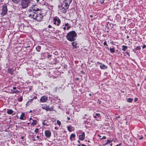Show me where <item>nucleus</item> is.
Here are the masks:
<instances>
[{
    "instance_id": "nucleus-1",
    "label": "nucleus",
    "mask_w": 146,
    "mask_h": 146,
    "mask_svg": "<svg viewBox=\"0 0 146 146\" xmlns=\"http://www.w3.org/2000/svg\"><path fill=\"white\" fill-rule=\"evenodd\" d=\"M27 12L29 17L35 19L37 21H42L43 17V13H42L41 10L37 7L36 5H32Z\"/></svg>"
},
{
    "instance_id": "nucleus-2",
    "label": "nucleus",
    "mask_w": 146,
    "mask_h": 146,
    "mask_svg": "<svg viewBox=\"0 0 146 146\" xmlns=\"http://www.w3.org/2000/svg\"><path fill=\"white\" fill-rule=\"evenodd\" d=\"M77 36V34L75 31H72L68 33L66 36L67 39L70 42L75 41Z\"/></svg>"
},
{
    "instance_id": "nucleus-3",
    "label": "nucleus",
    "mask_w": 146,
    "mask_h": 146,
    "mask_svg": "<svg viewBox=\"0 0 146 146\" xmlns=\"http://www.w3.org/2000/svg\"><path fill=\"white\" fill-rule=\"evenodd\" d=\"M31 3V0H22L21 5L23 9L27 7Z\"/></svg>"
},
{
    "instance_id": "nucleus-4",
    "label": "nucleus",
    "mask_w": 146,
    "mask_h": 146,
    "mask_svg": "<svg viewBox=\"0 0 146 146\" xmlns=\"http://www.w3.org/2000/svg\"><path fill=\"white\" fill-rule=\"evenodd\" d=\"M71 28V27L68 23H65L62 26V27L60 28V31H62L65 32L66 30H68Z\"/></svg>"
},
{
    "instance_id": "nucleus-5",
    "label": "nucleus",
    "mask_w": 146,
    "mask_h": 146,
    "mask_svg": "<svg viewBox=\"0 0 146 146\" xmlns=\"http://www.w3.org/2000/svg\"><path fill=\"white\" fill-rule=\"evenodd\" d=\"M53 24L56 26H58L61 23V21L58 17H54L53 20Z\"/></svg>"
},
{
    "instance_id": "nucleus-6",
    "label": "nucleus",
    "mask_w": 146,
    "mask_h": 146,
    "mask_svg": "<svg viewBox=\"0 0 146 146\" xmlns=\"http://www.w3.org/2000/svg\"><path fill=\"white\" fill-rule=\"evenodd\" d=\"M67 6H66L62 4V6L61 7V11L64 13H66L67 9L68 8V7H67Z\"/></svg>"
},
{
    "instance_id": "nucleus-7",
    "label": "nucleus",
    "mask_w": 146,
    "mask_h": 146,
    "mask_svg": "<svg viewBox=\"0 0 146 146\" xmlns=\"http://www.w3.org/2000/svg\"><path fill=\"white\" fill-rule=\"evenodd\" d=\"M1 10L2 11L1 14L3 16L5 15L7 11V7L5 5L3 6Z\"/></svg>"
},
{
    "instance_id": "nucleus-8",
    "label": "nucleus",
    "mask_w": 146,
    "mask_h": 146,
    "mask_svg": "<svg viewBox=\"0 0 146 146\" xmlns=\"http://www.w3.org/2000/svg\"><path fill=\"white\" fill-rule=\"evenodd\" d=\"M72 0H65L64 1L62 4L64 5L67 7H69V6Z\"/></svg>"
},
{
    "instance_id": "nucleus-9",
    "label": "nucleus",
    "mask_w": 146,
    "mask_h": 146,
    "mask_svg": "<svg viewBox=\"0 0 146 146\" xmlns=\"http://www.w3.org/2000/svg\"><path fill=\"white\" fill-rule=\"evenodd\" d=\"M72 42H71V44L72 46V48L73 49L77 48L79 47L78 46V44L77 43L76 41H72Z\"/></svg>"
},
{
    "instance_id": "nucleus-10",
    "label": "nucleus",
    "mask_w": 146,
    "mask_h": 146,
    "mask_svg": "<svg viewBox=\"0 0 146 146\" xmlns=\"http://www.w3.org/2000/svg\"><path fill=\"white\" fill-rule=\"evenodd\" d=\"M51 133L50 131L48 130H46L44 132V135L46 137L49 138L51 136Z\"/></svg>"
},
{
    "instance_id": "nucleus-11",
    "label": "nucleus",
    "mask_w": 146,
    "mask_h": 146,
    "mask_svg": "<svg viewBox=\"0 0 146 146\" xmlns=\"http://www.w3.org/2000/svg\"><path fill=\"white\" fill-rule=\"evenodd\" d=\"M47 99V97L45 96H43L40 98V101L41 102L44 103L46 102Z\"/></svg>"
},
{
    "instance_id": "nucleus-12",
    "label": "nucleus",
    "mask_w": 146,
    "mask_h": 146,
    "mask_svg": "<svg viewBox=\"0 0 146 146\" xmlns=\"http://www.w3.org/2000/svg\"><path fill=\"white\" fill-rule=\"evenodd\" d=\"M94 117L95 118H96L97 120H99L102 117L100 115V114L99 113H96L95 115L94 116Z\"/></svg>"
},
{
    "instance_id": "nucleus-13",
    "label": "nucleus",
    "mask_w": 146,
    "mask_h": 146,
    "mask_svg": "<svg viewBox=\"0 0 146 146\" xmlns=\"http://www.w3.org/2000/svg\"><path fill=\"white\" fill-rule=\"evenodd\" d=\"M79 139L81 141H83L85 138V133L83 132L81 134L79 135Z\"/></svg>"
},
{
    "instance_id": "nucleus-14",
    "label": "nucleus",
    "mask_w": 146,
    "mask_h": 146,
    "mask_svg": "<svg viewBox=\"0 0 146 146\" xmlns=\"http://www.w3.org/2000/svg\"><path fill=\"white\" fill-rule=\"evenodd\" d=\"M100 68L102 69L105 70L107 68V67L105 65L102 64L100 66Z\"/></svg>"
},
{
    "instance_id": "nucleus-15",
    "label": "nucleus",
    "mask_w": 146,
    "mask_h": 146,
    "mask_svg": "<svg viewBox=\"0 0 146 146\" xmlns=\"http://www.w3.org/2000/svg\"><path fill=\"white\" fill-rule=\"evenodd\" d=\"M42 124L43 125L48 126L49 124L48 123V121L46 120H44L42 122Z\"/></svg>"
},
{
    "instance_id": "nucleus-16",
    "label": "nucleus",
    "mask_w": 146,
    "mask_h": 146,
    "mask_svg": "<svg viewBox=\"0 0 146 146\" xmlns=\"http://www.w3.org/2000/svg\"><path fill=\"white\" fill-rule=\"evenodd\" d=\"M8 72L10 74H13L14 71V70L13 68H9L7 70Z\"/></svg>"
},
{
    "instance_id": "nucleus-17",
    "label": "nucleus",
    "mask_w": 146,
    "mask_h": 146,
    "mask_svg": "<svg viewBox=\"0 0 146 146\" xmlns=\"http://www.w3.org/2000/svg\"><path fill=\"white\" fill-rule=\"evenodd\" d=\"M76 137L75 135L74 134L72 133L70 135V139L71 141H72V138H74Z\"/></svg>"
},
{
    "instance_id": "nucleus-18",
    "label": "nucleus",
    "mask_w": 146,
    "mask_h": 146,
    "mask_svg": "<svg viewBox=\"0 0 146 146\" xmlns=\"http://www.w3.org/2000/svg\"><path fill=\"white\" fill-rule=\"evenodd\" d=\"M7 113L9 114H11L13 112V111L12 110L7 109Z\"/></svg>"
},
{
    "instance_id": "nucleus-19",
    "label": "nucleus",
    "mask_w": 146,
    "mask_h": 146,
    "mask_svg": "<svg viewBox=\"0 0 146 146\" xmlns=\"http://www.w3.org/2000/svg\"><path fill=\"white\" fill-rule=\"evenodd\" d=\"M33 122H32L31 124V125H36L37 123V121L35 119H33L32 120Z\"/></svg>"
},
{
    "instance_id": "nucleus-20",
    "label": "nucleus",
    "mask_w": 146,
    "mask_h": 146,
    "mask_svg": "<svg viewBox=\"0 0 146 146\" xmlns=\"http://www.w3.org/2000/svg\"><path fill=\"white\" fill-rule=\"evenodd\" d=\"M53 110V108L52 107H50L49 106H48L46 110V111H52Z\"/></svg>"
},
{
    "instance_id": "nucleus-21",
    "label": "nucleus",
    "mask_w": 146,
    "mask_h": 146,
    "mask_svg": "<svg viewBox=\"0 0 146 146\" xmlns=\"http://www.w3.org/2000/svg\"><path fill=\"white\" fill-rule=\"evenodd\" d=\"M25 114L24 113H22V114H21L20 117V119L21 120H24V117L25 116Z\"/></svg>"
},
{
    "instance_id": "nucleus-22",
    "label": "nucleus",
    "mask_w": 146,
    "mask_h": 146,
    "mask_svg": "<svg viewBox=\"0 0 146 146\" xmlns=\"http://www.w3.org/2000/svg\"><path fill=\"white\" fill-rule=\"evenodd\" d=\"M67 129L69 132H71L73 129V127L71 126H68Z\"/></svg>"
},
{
    "instance_id": "nucleus-23",
    "label": "nucleus",
    "mask_w": 146,
    "mask_h": 146,
    "mask_svg": "<svg viewBox=\"0 0 146 146\" xmlns=\"http://www.w3.org/2000/svg\"><path fill=\"white\" fill-rule=\"evenodd\" d=\"M36 50L39 52L40 51L41 49V46L39 45H38L36 47Z\"/></svg>"
},
{
    "instance_id": "nucleus-24",
    "label": "nucleus",
    "mask_w": 146,
    "mask_h": 146,
    "mask_svg": "<svg viewBox=\"0 0 146 146\" xmlns=\"http://www.w3.org/2000/svg\"><path fill=\"white\" fill-rule=\"evenodd\" d=\"M122 47L123 48H122V50L123 51L126 50L128 48L127 46L124 45H123L122 46Z\"/></svg>"
},
{
    "instance_id": "nucleus-25",
    "label": "nucleus",
    "mask_w": 146,
    "mask_h": 146,
    "mask_svg": "<svg viewBox=\"0 0 146 146\" xmlns=\"http://www.w3.org/2000/svg\"><path fill=\"white\" fill-rule=\"evenodd\" d=\"M11 90L12 91V94L17 93L19 92V91L17 90H13L12 89H11Z\"/></svg>"
},
{
    "instance_id": "nucleus-26",
    "label": "nucleus",
    "mask_w": 146,
    "mask_h": 146,
    "mask_svg": "<svg viewBox=\"0 0 146 146\" xmlns=\"http://www.w3.org/2000/svg\"><path fill=\"white\" fill-rule=\"evenodd\" d=\"M133 99L132 98H128L127 99V101L129 103L133 101Z\"/></svg>"
},
{
    "instance_id": "nucleus-27",
    "label": "nucleus",
    "mask_w": 146,
    "mask_h": 146,
    "mask_svg": "<svg viewBox=\"0 0 146 146\" xmlns=\"http://www.w3.org/2000/svg\"><path fill=\"white\" fill-rule=\"evenodd\" d=\"M33 99H31L29 100L27 102V104L30 105V104L33 102Z\"/></svg>"
},
{
    "instance_id": "nucleus-28",
    "label": "nucleus",
    "mask_w": 146,
    "mask_h": 146,
    "mask_svg": "<svg viewBox=\"0 0 146 146\" xmlns=\"http://www.w3.org/2000/svg\"><path fill=\"white\" fill-rule=\"evenodd\" d=\"M110 50L111 53H114L115 52V49L113 48H110Z\"/></svg>"
},
{
    "instance_id": "nucleus-29",
    "label": "nucleus",
    "mask_w": 146,
    "mask_h": 146,
    "mask_svg": "<svg viewBox=\"0 0 146 146\" xmlns=\"http://www.w3.org/2000/svg\"><path fill=\"white\" fill-rule=\"evenodd\" d=\"M12 1L15 3L18 4L20 0H12Z\"/></svg>"
},
{
    "instance_id": "nucleus-30",
    "label": "nucleus",
    "mask_w": 146,
    "mask_h": 146,
    "mask_svg": "<svg viewBox=\"0 0 146 146\" xmlns=\"http://www.w3.org/2000/svg\"><path fill=\"white\" fill-rule=\"evenodd\" d=\"M47 106H47L46 105H44L42 106V108L43 109H44L46 110L47 109Z\"/></svg>"
},
{
    "instance_id": "nucleus-31",
    "label": "nucleus",
    "mask_w": 146,
    "mask_h": 146,
    "mask_svg": "<svg viewBox=\"0 0 146 146\" xmlns=\"http://www.w3.org/2000/svg\"><path fill=\"white\" fill-rule=\"evenodd\" d=\"M48 27L49 28H50L51 29V31H54V28L53 27H52L51 25H49L48 26Z\"/></svg>"
},
{
    "instance_id": "nucleus-32",
    "label": "nucleus",
    "mask_w": 146,
    "mask_h": 146,
    "mask_svg": "<svg viewBox=\"0 0 146 146\" xmlns=\"http://www.w3.org/2000/svg\"><path fill=\"white\" fill-rule=\"evenodd\" d=\"M38 131L39 129L38 128H36L35 130V133H37L38 132Z\"/></svg>"
},
{
    "instance_id": "nucleus-33",
    "label": "nucleus",
    "mask_w": 146,
    "mask_h": 146,
    "mask_svg": "<svg viewBox=\"0 0 146 146\" xmlns=\"http://www.w3.org/2000/svg\"><path fill=\"white\" fill-rule=\"evenodd\" d=\"M57 124L59 125H60L61 124V122L59 120H57Z\"/></svg>"
},
{
    "instance_id": "nucleus-34",
    "label": "nucleus",
    "mask_w": 146,
    "mask_h": 146,
    "mask_svg": "<svg viewBox=\"0 0 146 146\" xmlns=\"http://www.w3.org/2000/svg\"><path fill=\"white\" fill-rule=\"evenodd\" d=\"M111 142V141L110 140L108 139L107 140V142L108 143H109Z\"/></svg>"
},
{
    "instance_id": "nucleus-35",
    "label": "nucleus",
    "mask_w": 146,
    "mask_h": 146,
    "mask_svg": "<svg viewBox=\"0 0 146 146\" xmlns=\"http://www.w3.org/2000/svg\"><path fill=\"white\" fill-rule=\"evenodd\" d=\"M136 49L137 50H140L141 48L139 46H137L136 47Z\"/></svg>"
},
{
    "instance_id": "nucleus-36",
    "label": "nucleus",
    "mask_w": 146,
    "mask_h": 146,
    "mask_svg": "<svg viewBox=\"0 0 146 146\" xmlns=\"http://www.w3.org/2000/svg\"><path fill=\"white\" fill-rule=\"evenodd\" d=\"M103 44H104V45L105 46L106 45L107 46H108V45L107 44V42L106 41L104 42Z\"/></svg>"
},
{
    "instance_id": "nucleus-37",
    "label": "nucleus",
    "mask_w": 146,
    "mask_h": 146,
    "mask_svg": "<svg viewBox=\"0 0 146 146\" xmlns=\"http://www.w3.org/2000/svg\"><path fill=\"white\" fill-rule=\"evenodd\" d=\"M87 116L88 115L86 114H85V116L83 118L85 119H87Z\"/></svg>"
},
{
    "instance_id": "nucleus-38",
    "label": "nucleus",
    "mask_w": 146,
    "mask_h": 146,
    "mask_svg": "<svg viewBox=\"0 0 146 146\" xmlns=\"http://www.w3.org/2000/svg\"><path fill=\"white\" fill-rule=\"evenodd\" d=\"M106 138V137L105 136H103V137L101 139H105Z\"/></svg>"
},
{
    "instance_id": "nucleus-39",
    "label": "nucleus",
    "mask_w": 146,
    "mask_h": 146,
    "mask_svg": "<svg viewBox=\"0 0 146 146\" xmlns=\"http://www.w3.org/2000/svg\"><path fill=\"white\" fill-rule=\"evenodd\" d=\"M122 145V143H119L118 144L116 145L115 146H120Z\"/></svg>"
},
{
    "instance_id": "nucleus-40",
    "label": "nucleus",
    "mask_w": 146,
    "mask_h": 146,
    "mask_svg": "<svg viewBox=\"0 0 146 146\" xmlns=\"http://www.w3.org/2000/svg\"><path fill=\"white\" fill-rule=\"evenodd\" d=\"M22 100V98H19V102H21Z\"/></svg>"
},
{
    "instance_id": "nucleus-41",
    "label": "nucleus",
    "mask_w": 146,
    "mask_h": 146,
    "mask_svg": "<svg viewBox=\"0 0 146 146\" xmlns=\"http://www.w3.org/2000/svg\"><path fill=\"white\" fill-rule=\"evenodd\" d=\"M51 55H48L47 56L48 58L49 59L51 57Z\"/></svg>"
},
{
    "instance_id": "nucleus-42",
    "label": "nucleus",
    "mask_w": 146,
    "mask_h": 146,
    "mask_svg": "<svg viewBox=\"0 0 146 146\" xmlns=\"http://www.w3.org/2000/svg\"><path fill=\"white\" fill-rule=\"evenodd\" d=\"M146 47V46L145 44H144L143 45V46L142 47V48H145Z\"/></svg>"
},
{
    "instance_id": "nucleus-43",
    "label": "nucleus",
    "mask_w": 146,
    "mask_h": 146,
    "mask_svg": "<svg viewBox=\"0 0 146 146\" xmlns=\"http://www.w3.org/2000/svg\"><path fill=\"white\" fill-rule=\"evenodd\" d=\"M126 53L127 55L129 56V53L128 52H126Z\"/></svg>"
},
{
    "instance_id": "nucleus-44",
    "label": "nucleus",
    "mask_w": 146,
    "mask_h": 146,
    "mask_svg": "<svg viewBox=\"0 0 146 146\" xmlns=\"http://www.w3.org/2000/svg\"><path fill=\"white\" fill-rule=\"evenodd\" d=\"M137 98H135V100H134L135 102H136V101H137Z\"/></svg>"
},
{
    "instance_id": "nucleus-45",
    "label": "nucleus",
    "mask_w": 146,
    "mask_h": 146,
    "mask_svg": "<svg viewBox=\"0 0 146 146\" xmlns=\"http://www.w3.org/2000/svg\"><path fill=\"white\" fill-rule=\"evenodd\" d=\"M97 63L98 64H100V65H101V64H102V63H101V62H97Z\"/></svg>"
},
{
    "instance_id": "nucleus-46",
    "label": "nucleus",
    "mask_w": 146,
    "mask_h": 146,
    "mask_svg": "<svg viewBox=\"0 0 146 146\" xmlns=\"http://www.w3.org/2000/svg\"><path fill=\"white\" fill-rule=\"evenodd\" d=\"M120 117V116H119L118 117H116V119H118V118H119Z\"/></svg>"
},
{
    "instance_id": "nucleus-47",
    "label": "nucleus",
    "mask_w": 146,
    "mask_h": 146,
    "mask_svg": "<svg viewBox=\"0 0 146 146\" xmlns=\"http://www.w3.org/2000/svg\"><path fill=\"white\" fill-rule=\"evenodd\" d=\"M13 90H15L16 89V87H13Z\"/></svg>"
},
{
    "instance_id": "nucleus-48",
    "label": "nucleus",
    "mask_w": 146,
    "mask_h": 146,
    "mask_svg": "<svg viewBox=\"0 0 146 146\" xmlns=\"http://www.w3.org/2000/svg\"><path fill=\"white\" fill-rule=\"evenodd\" d=\"M143 139V137H141L140 138H139V139L140 140H141V139Z\"/></svg>"
},
{
    "instance_id": "nucleus-49",
    "label": "nucleus",
    "mask_w": 146,
    "mask_h": 146,
    "mask_svg": "<svg viewBox=\"0 0 146 146\" xmlns=\"http://www.w3.org/2000/svg\"><path fill=\"white\" fill-rule=\"evenodd\" d=\"M67 119H68V120H70V118L69 117H68Z\"/></svg>"
},
{
    "instance_id": "nucleus-50",
    "label": "nucleus",
    "mask_w": 146,
    "mask_h": 146,
    "mask_svg": "<svg viewBox=\"0 0 146 146\" xmlns=\"http://www.w3.org/2000/svg\"><path fill=\"white\" fill-rule=\"evenodd\" d=\"M33 140L34 141H35V140H37L36 139H33Z\"/></svg>"
},
{
    "instance_id": "nucleus-51",
    "label": "nucleus",
    "mask_w": 146,
    "mask_h": 146,
    "mask_svg": "<svg viewBox=\"0 0 146 146\" xmlns=\"http://www.w3.org/2000/svg\"><path fill=\"white\" fill-rule=\"evenodd\" d=\"M33 120V119H32V118H31V117H30V118H29V121H31V120Z\"/></svg>"
},
{
    "instance_id": "nucleus-52",
    "label": "nucleus",
    "mask_w": 146,
    "mask_h": 146,
    "mask_svg": "<svg viewBox=\"0 0 146 146\" xmlns=\"http://www.w3.org/2000/svg\"><path fill=\"white\" fill-rule=\"evenodd\" d=\"M82 146H86L84 144H82Z\"/></svg>"
},
{
    "instance_id": "nucleus-53",
    "label": "nucleus",
    "mask_w": 146,
    "mask_h": 146,
    "mask_svg": "<svg viewBox=\"0 0 146 146\" xmlns=\"http://www.w3.org/2000/svg\"><path fill=\"white\" fill-rule=\"evenodd\" d=\"M21 139H24V137H21Z\"/></svg>"
},
{
    "instance_id": "nucleus-54",
    "label": "nucleus",
    "mask_w": 146,
    "mask_h": 146,
    "mask_svg": "<svg viewBox=\"0 0 146 146\" xmlns=\"http://www.w3.org/2000/svg\"><path fill=\"white\" fill-rule=\"evenodd\" d=\"M98 136L99 137H101V136L100 135H98Z\"/></svg>"
},
{
    "instance_id": "nucleus-55",
    "label": "nucleus",
    "mask_w": 146,
    "mask_h": 146,
    "mask_svg": "<svg viewBox=\"0 0 146 146\" xmlns=\"http://www.w3.org/2000/svg\"><path fill=\"white\" fill-rule=\"evenodd\" d=\"M36 137H37L38 139H39V136H36Z\"/></svg>"
},
{
    "instance_id": "nucleus-56",
    "label": "nucleus",
    "mask_w": 146,
    "mask_h": 146,
    "mask_svg": "<svg viewBox=\"0 0 146 146\" xmlns=\"http://www.w3.org/2000/svg\"><path fill=\"white\" fill-rule=\"evenodd\" d=\"M129 36H127V38H129Z\"/></svg>"
},
{
    "instance_id": "nucleus-57",
    "label": "nucleus",
    "mask_w": 146,
    "mask_h": 146,
    "mask_svg": "<svg viewBox=\"0 0 146 146\" xmlns=\"http://www.w3.org/2000/svg\"><path fill=\"white\" fill-rule=\"evenodd\" d=\"M137 86H140V84H139V83H138V84H137Z\"/></svg>"
},
{
    "instance_id": "nucleus-58",
    "label": "nucleus",
    "mask_w": 146,
    "mask_h": 146,
    "mask_svg": "<svg viewBox=\"0 0 146 146\" xmlns=\"http://www.w3.org/2000/svg\"><path fill=\"white\" fill-rule=\"evenodd\" d=\"M36 97H35L33 99H36Z\"/></svg>"
},
{
    "instance_id": "nucleus-59",
    "label": "nucleus",
    "mask_w": 146,
    "mask_h": 146,
    "mask_svg": "<svg viewBox=\"0 0 146 146\" xmlns=\"http://www.w3.org/2000/svg\"><path fill=\"white\" fill-rule=\"evenodd\" d=\"M89 95L90 96H91L92 95V94H91L90 93L89 94Z\"/></svg>"
},
{
    "instance_id": "nucleus-60",
    "label": "nucleus",
    "mask_w": 146,
    "mask_h": 146,
    "mask_svg": "<svg viewBox=\"0 0 146 146\" xmlns=\"http://www.w3.org/2000/svg\"><path fill=\"white\" fill-rule=\"evenodd\" d=\"M27 124L28 125H29L30 124V123H28Z\"/></svg>"
},
{
    "instance_id": "nucleus-61",
    "label": "nucleus",
    "mask_w": 146,
    "mask_h": 146,
    "mask_svg": "<svg viewBox=\"0 0 146 146\" xmlns=\"http://www.w3.org/2000/svg\"><path fill=\"white\" fill-rule=\"evenodd\" d=\"M39 0H36V1L37 2H38L39 1Z\"/></svg>"
},
{
    "instance_id": "nucleus-62",
    "label": "nucleus",
    "mask_w": 146,
    "mask_h": 146,
    "mask_svg": "<svg viewBox=\"0 0 146 146\" xmlns=\"http://www.w3.org/2000/svg\"><path fill=\"white\" fill-rule=\"evenodd\" d=\"M106 145H107L108 143H107V142H106Z\"/></svg>"
},
{
    "instance_id": "nucleus-63",
    "label": "nucleus",
    "mask_w": 146,
    "mask_h": 146,
    "mask_svg": "<svg viewBox=\"0 0 146 146\" xmlns=\"http://www.w3.org/2000/svg\"><path fill=\"white\" fill-rule=\"evenodd\" d=\"M78 142L79 143H80V141L78 140Z\"/></svg>"
},
{
    "instance_id": "nucleus-64",
    "label": "nucleus",
    "mask_w": 146,
    "mask_h": 146,
    "mask_svg": "<svg viewBox=\"0 0 146 146\" xmlns=\"http://www.w3.org/2000/svg\"><path fill=\"white\" fill-rule=\"evenodd\" d=\"M78 146H81V145H80L78 144Z\"/></svg>"
}]
</instances>
